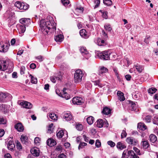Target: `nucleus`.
<instances>
[{"label": "nucleus", "instance_id": "bb28decb", "mask_svg": "<svg viewBox=\"0 0 158 158\" xmlns=\"http://www.w3.org/2000/svg\"><path fill=\"white\" fill-rule=\"evenodd\" d=\"M97 126L99 128H101L103 127L104 124V122L102 119H99L97 121Z\"/></svg>", "mask_w": 158, "mask_h": 158}, {"label": "nucleus", "instance_id": "f03ea898", "mask_svg": "<svg viewBox=\"0 0 158 158\" xmlns=\"http://www.w3.org/2000/svg\"><path fill=\"white\" fill-rule=\"evenodd\" d=\"M83 75L82 72L80 69L76 70L74 75L75 82L76 83H78L81 82Z\"/></svg>", "mask_w": 158, "mask_h": 158}, {"label": "nucleus", "instance_id": "cd10ccee", "mask_svg": "<svg viewBox=\"0 0 158 158\" xmlns=\"http://www.w3.org/2000/svg\"><path fill=\"white\" fill-rule=\"evenodd\" d=\"M108 70V69L103 66L101 67L98 72L99 74L101 75L104 73H106Z\"/></svg>", "mask_w": 158, "mask_h": 158}, {"label": "nucleus", "instance_id": "f3484780", "mask_svg": "<svg viewBox=\"0 0 158 158\" xmlns=\"http://www.w3.org/2000/svg\"><path fill=\"white\" fill-rule=\"evenodd\" d=\"M111 111V110L108 107H105L103 108V110L102 111V113L103 114L106 115L110 114Z\"/></svg>", "mask_w": 158, "mask_h": 158}, {"label": "nucleus", "instance_id": "473e14b6", "mask_svg": "<svg viewBox=\"0 0 158 158\" xmlns=\"http://www.w3.org/2000/svg\"><path fill=\"white\" fill-rule=\"evenodd\" d=\"M157 89L153 87H152L148 89V92L150 94H152L156 92Z\"/></svg>", "mask_w": 158, "mask_h": 158}, {"label": "nucleus", "instance_id": "0e129e2a", "mask_svg": "<svg viewBox=\"0 0 158 158\" xmlns=\"http://www.w3.org/2000/svg\"><path fill=\"white\" fill-rule=\"evenodd\" d=\"M125 78L127 81H130L131 78V76L130 74H127L125 76Z\"/></svg>", "mask_w": 158, "mask_h": 158}, {"label": "nucleus", "instance_id": "9b49d317", "mask_svg": "<svg viewBox=\"0 0 158 158\" xmlns=\"http://www.w3.org/2000/svg\"><path fill=\"white\" fill-rule=\"evenodd\" d=\"M116 147L118 149L121 150L125 148H126V146L124 142H119L117 143Z\"/></svg>", "mask_w": 158, "mask_h": 158}, {"label": "nucleus", "instance_id": "f704fd0d", "mask_svg": "<svg viewBox=\"0 0 158 158\" xmlns=\"http://www.w3.org/2000/svg\"><path fill=\"white\" fill-rule=\"evenodd\" d=\"M128 151L127 150H124L122 154V158H127L128 157V156L130 155L128 154Z\"/></svg>", "mask_w": 158, "mask_h": 158}, {"label": "nucleus", "instance_id": "052dcab7", "mask_svg": "<svg viewBox=\"0 0 158 158\" xmlns=\"http://www.w3.org/2000/svg\"><path fill=\"white\" fill-rule=\"evenodd\" d=\"M16 147L19 150H20L22 148V146L19 142H17L16 143Z\"/></svg>", "mask_w": 158, "mask_h": 158}, {"label": "nucleus", "instance_id": "4d7b16f0", "mask_svg": "<svg viewBox=\"0 0 158 158\" xmlns=\"http://www.w3.org/2000/svg\"><path fill=\"white\" fill-rule=\"evenodd\" d=\"M29 7V5L28 4L24 3V5H23L22 6V10H27L28 9Z\"/></svg>", "mask_w": 158, "mask_h": 158}, {"label": "nucleus", "instance_id": "4468645a", "mask_svg": "<svg viewBox=\"0 0 158 158\" xmlns=\"http://www.w3.org/2000/svg\"><path fill=\"white\" fill-rule=\"evenodd\" d=\"M79 33L81 36L84 38L87 39L89 37V36L87 35V32L85 29H83L80 30Z\"/></svg>", "mask_w": 158, "mask_h": 158}, {"label": "nucleus", "instance_id": "774afa93", "mask_svg": "<svg viewBox=\"0 0 158 158\" xmlns=\"http://www.w3.org/2000/svg\"><path fill=\"white\" fill-rule=\"evenodd\" d=\"M66 156L63 153H61L59 155L58 158H66Z\"/></svg>", "mask_w": 158, "mask_h": 158}, {"label": "nucleus", "instance_id": "72a5a7b5", "mask_svg": "<svg viewBox=\"0 0 158 158\" xmlns=\"http://www.w3.org/2000/svg\"><path fill=\"white\" fill-rule=\"evenodd\" d=\"M103 2L104 4L108 6H110L112 4L111 0H103Z\"/></svg>", "mask_w": 158, "mask_h": 158}, {"label": "nucleus", "instance_id": "c9c22d12", "mask_svg": "<svg viewBox=\"0 0 158 158\" xmlns=\"http://www.w3.org/2000/svg\"><path fill=\"white\" fill-rule=\"evenodd\" d=\"M76 128L79 131H82L83 129V126L82 124L78 123L76 124Z\"/></svg>", "mask_w": 158, "mask_h": 158}, {"label": "nucleus", "instance_id": "dca6fc26", "mask_svg": "<svg viewBox=\"0 0 158 158\" xmlns=\"http://www.w3.org/2000/svg\"><path fill=\"white\" fill-rule=\"evenodd\" d=\"M79 50L83 56L86 55L89 53V52L86 48L84 46L80 47Z\"/></svg>", "mask_w": 158, "mask_h": 158}, {"label": "nucleus", "instance_id": "e433bc0d", "mask_svg": "<svg viewBox=\"0 0 158 158\" xmlns=\"http://www.w3.org/2000/svg\"><path fill=\"white\" fill-rule=\"evenodd\" d=\"M142 145L144 148L147 149L148 148L149 145L147 141H144L142 142Z\"/></svg>", "mask_w": 158, "mask_h": 158}, {"label": "nucleus", "instance_id": "423d86ee", "mask_svg": "<svg viewBox=\"0 0 158 158\" xmlns=\"http://www.w3.org/2000/svg\"><path fill=\"white\" fill-rule=\"evenodd\" d=\"M82 99L81 97H75L73 99L72 102L74 105H81L82 103Z\"/></svg>", "mask_w": 158, "mask_h": 158}, {"label": "nucleus", "instance_id": "09e8293b", "mask_svg": "<svg viewBox=\"0 0 158 158\" xmlns=\"http://www.w3.org/2000/svg\"><path fill=\"white\" fill-rule=\"evenodd\" d=\"M108 13L106 11H104L102 13V17L106 19L108 18Z\"/></svg>", "mask_w": 158, "mask_h": 158}, {"label": "nucleus", "instance_id": "de8ad7c7", "mask_svg": "<svg viewBox=\"0 0 158 158\" xmlns=\"http://www.w3.org/2000/svg\"><path fill=\"white\" fill-rule=\"evenodd\" d=\"M102 33L103 36L104 37V40H107L108 38V37L107 33H106L105 31L103 30L102 31Z\"/></svg>", "mask_w": 158, "mask_h": 158}, {"label": "nucleus", "instance_id": "1a4fd4ad", "mask_svg": "<svg viewBox=\"0 0 158 158\" xmlns=\"http://www.w3.org/2000/svg\"><path fill=\"white\" fill-rule=\"evenodd\" d=\"M31 21L30 19L27 18H22L19 20L21 23L26 26H27L28 24L31 23Z\"/></svg>", "mask_w": 158, "mask_h": 158}, {"label": "nucleus", "instance_id": "6ab92c4d", "mask_svg": "<svg viewBox=\"0 0 158 158\" xmlns=\"http://www.w3.org/2000/svg\"><path fill=\"white\" fill-rule=\"evenodd\" d=\"M117 95L118 97V99L121 101H124L125 100L123 93L120 91H118Z\"/></svg>", "mask_w": 158, "mask_h": 158}, {"label": "nucleus", "instance_id": "3c124183", "mask_svg": "<svg viewBox=\"0 0 158 158\" xmlns=\"http://www.w3.org/2000/svg\"><path fill=\"white\" fill-rule=\"evenodd\" d=\"M25 68L24 66H22L20 68V73L21 75L24 74L25 73Z\"/></svg>", "mask_w": 158, "mask_h": 158}, {"label": "nucleus", "instance_id": "5701e85b", "mask_svg": "<svg viewBox=\"0 0 158 158\" xmlns=\"http://www.w3.org/2000/svg\"><path fill=\"white\" fill-rule=\"evenodd\" d=\"M102 40L100 38H98L97 40V42L98 46H102L106 45V44L104 40Z\"/></svg>", "mask_w": 158, "mask_h": 158}, {"label": "nucleus", "instance_id": "8fccbe9b", "mask_svg": "<svg viewBox=\"0 0 158 158\" xmlns=\"http://www.w3.org/2000/svg\"><path fill=\"white\" fill-rule=\"evenodd\" d=\"M61 2L64 6H67L69 3V0H61Z\"/></svg>", "mask_w": 158, "mask_h": 158}, {"label": "nucleus", "instance_id": "0eeeda50", "mask_svg": "<svg viewBox=\"0 0 158 158\" xmlns=\"http://www.w3.org/2000/svg\"><path fill=\"white\" fill-rule=\"evenodd\" d=\"M136 103H137V102H135L130 100L127 101V103L128 104L129 109L131 110L135 111L136 110Z\"/></svg>", "mask_w": 158, "mask_h": 158}, {"label": "nucleus", "instance_id": "864d4df0", "mask_svg": "<svg viewBox=\"0 0 158 158\" xmlns=\"http://www.w3.org/2000/svg\"><path fill=\"white\" fill-rule=\"evenodd\" d=\"M107 144L109 145H110L111 147H113L115 145V143L112 141H108Z\"/></svg>", "mask_w": 158, "mask_h": 158}, {"label": "nucleus", "instance_id": "c03bdc74", "mask_svg": "<svg viewBox=\"0 0 158 158\" xmlns=\"http://www.w3.org/2000/svg\"><path fill=\"white\" fill-rule=\"evenodd\" d=\"M6 105L5 104H1L0 105V109L4 110V111L6 110Z\"/></svg>", "mask_w": 158, "mask_h": 158}, {"label": "nucleus", "instance_id": "a19ab883", "mask_svg": "<svg viewBox=\"0 0 158 158\" xmlns=\"http://www.w3.org/2000/svg\"><path fill=\"white\" fill-rule=\"evenodd\" d=\"M29 76L31 77V82L32 83L36 84L37 82V79L36 78L34 77L31 74H30Z\"/></svg>", "mask_w": 158, "mask_h": 158}, {"label": "nucleus", "instance_id": "c85d7f7f", "mask_svg": "<svg viewBox=\"0 0 158 158\" xmlns=\"http://www.w3.org/2000/svg\"><path fill=\"white\" fill-rule=\"evenodd\" d=\"M128 154L131 156V158H139V157L136 155L132 150L128 151Z\"/></svg>", "mask_w": 158, "mask_h": 158}, {"label": "nucleus", "instance_id": "b1692460", "mask_svg": "<svg viewBox=\"0 0 158 158\" xmlns=\"http://www.w3.org/2000/svg\"><path fill=\"white\" fill-rule=\"evenodd\" d=\"M138 127L141 130L144 131L147 128V127L143 123H140L138 124Z\"/></svg>", "mask_w": 158, "mask_h": 158}, {"label": "nucleus", "instance_id": "79ce46f5", "mask_svg": "<svg viewBox=\"0 0 158 158\" xmlns=\"http://www.w3.org/2000/svg\"><path fill=\"white\" fill-rule=\"evenodd\" d=\"M92 82L94 83V85H98L100 87H102V84L100 83V81L99 80L92 81Z\"/></svg>", "mask_w": 158, "mask_h": 158}, {"label": "nucleus", "instance_id": "ea45409f", "mask_svg": "<svg viewBox=\"0 0 158 158\" xmlns=\"http://www.w3.org/2000/svg\"><path fill=\"white\" fill-rule=\"evenodd\" d=\"M6 120L2 116H0V125L5 124L6 123Z\"/></svg>", "mask_w": 158, "mask_h": 158}, {"label": "nucleus", "instance_id": "9d476101", "mask_svg": "<svg viewBox=\"0 0 158 158\" xmlns=\"http://www.w3.org/2000/svg\"><path fill=\"white\" fill-rule=\"evenodd\" d=\"M31 154L34 156L37 157L40 155V152L39 149L36 147L31 148L30 150Z\"/></svg>", "mask_w": 158, "mask_h": 158}, {"label": "nucleus", "instance_id": "603ef678", "mask_svg": "<svg viewBox=\"0 0 158 158\" xmlns=\"http://www.w3.org/2000/svg\"><path fill=\"white\" fill-rule=\"evenodd\" d=\"M152 117L150 115H147L146 116L145 120L146 121V122L147 123H150L151 121V119Z\"/></svg>", "mask_w": 158, "mask_h": 158}, {"label": "nucleus", "instance_id": "a18cd8bd", "mask_svg": "<svg viewBox=\"0 0 158 158\" xmlns=\"http://www.w3.org/2000/svg\"><path fill=\"white\" fill-rule=\"evenodd\" d=\"M135 152L139 155H141L142 154L141 153L139 149L136 147H134L133 148Z\"/></svg>", "mask_w": 158, "mask_h": 158}, {"label": "nucleus", "instance_id": "49530a36", "mask_svg": "<svg viewBox=\"0 0 158 158\" xmlns=\"http://www.w3.org/2000/svg\"><path fill=\"white\" fill-rule=\"evenodd\" d=\"M104 28L106 30L108 31H110L112 30V28L110 25H105Z\"/></svg>", "mask_w": 158, "mask_h": 158}, {"label": "nucleus", "instance_id": "58836bf2", "mask_svg": "<svg viewBox=\"0 0 158 158\" xmlns=\"http://www.w3.org/2000/svg\"><path fill=\"white\" fill-rule=\"evenodd\" d=\"M49 117L52 120H56V119L57 117L54 113L49 114Z\"/></svg>", "mask_w": 158, "mask_h": 158}, {"label": "nucleus", "instance_id": "5fc2aeb1", "mask_svg": "<svg viewBox=\"0 0 158 158\" xmlns=\"http://www.w3.org/2000/svg\"><path fill=\"white\" fill-rule=\"evenodd\" d=\"M20 29L21 30V32L22 33H24L26 30V26L24 25H20Z\"/></svg>", "mask_w": 158, "mask_h": 158}, {"label": "nucleus", "instance_id": "4be33fe9", "mask_svg": "<svg viewBox=\"0 0 158 158\" xmlns=\"http://www.w3.org/2000/svg\"><path fill=\"white\" fill-rule=\"evenodd\" d=\"M7 147L11 151L13 150L15 147V145L13 141H9L8 143Z\"/></svg>", "mask_w": 158, "mask_h": 158}, {"label": "nucleus", "instance_id": "69168bd1", "mask_svg": "<svg viewBox=\"0 0 158 158\" xmlns=\"http://www.w3.org/2000/svg\"><path fill=\"white\" fill-rule=\"evenodd\" d=\"M36 58L39 60V62H41L43 60V57L41 56H39L36 57Z\"/></svg>", "mask_w": 158, "mask_h": 158}, {"label": "nucleus", "instance_id": "2f4dec72", "mask_svg": "<svg viewBox=\"0 0 158 158\" xmlns=\"http://www.w3.org/2000/svg\"><path fill=\"white\" fill-rule=\"evenodd\" d=\"M94 118L92 116H90L87 118V123L89 125H91L93 123Z\"/></svg>", "mask_w": 158, "mask_h": 158}, {"label": "nucleus", "instance_id": "13d9d810", "mask_svg": "<svg viewBox=\"0 0 158 158\" xmlns=\"http://www.w3.org/2000/svg\"><path fill=\"white\" fill-rule=\"evenodd\" d=\"M87 143H81L78 146V149H80L82 148L84 146L86 145Z\"/></svg>", "mask_w": 158, "mask_h": 158}, {"label": "nucleus", "instance_id": "aec40b11", "mask_svg": "<svg viewBox=\"0 0 158 158\" xmlns=\"http://www.w3.org/2000/svg\"><path fill=\"white\" fill-rule=\"evenodd\" d=\"M22 105L24 108L27 109H31L32 106V105L31 103L27 102H22Z\"/></svg>", "mask_w": 158, "mask_h": 158}, {"label": "nucleus", "instance_id": "4c0bfd02", "mask_svg": "<svg viewBox=\"0 0 158 158\" xmlns=\"http://www.w3.org/2000/svg\"><path fill=\"white\" fill-rule=\"evenodd\" d=\"M53 126V124L52 123H51V124L49 125L48 130V133H51L53 132L54 129L52 128Z\"/></svg>", "mask_w": 158, "mask_h": 158}, {"label": "nucleus", "instance_id": "bf43d9fd", "mask_svg": "<svg viewBox=\"0 0 158 158\" xmlns=\"http://www.w3.org/2000/svg\"><path fill=\"white\" fill-rule=\"evenodd\" d=\"M95 145L98 148H99L101 146V143L98 139H97L96 140Z\"/></svg>", "mask_w": 158, "mask_h": 158}, {"label": "nucleus", "instance_id": "7c9ffc66", "mask_svg": "<svg viewBox=\"0 0 158 158\" xmlns=\"http://www.w3.org/2000/svg\"><path fill=\"white\" fill-rule=\"evenodd\" d=\"M135 67L139 73H141L143 70V67L142 65L137 64L135 65Z\"/></svg>", "mask_w": 158, "mask_h": 158}, {"label": "nucleus", "instance_id": "2eb2a0df", "mask_svg": "<svg viewBox=\"0 0 158 158\" xmlns=\"http://www.w3.org/2000/svg\"><path fill=\"white\" fill-rule=\"evenodd\" d=\"M47 145L50 147H52L56 144V142L54 139H48L46 142Z\"/></svg>", "mask_w": 158, "mask_h": 158}, {"label": "nucleus", "instance_id": "f257e3e1", "mask_svg": "<svg viewBox=\"0 0 158 158\" xmlns=\"http://www.w3.org/2000/svg\"><path fill=\"white\" fill-rule=\"evenodd\" d=\"M40 27L41 31L44 34L47 35L48 33H52L56 30V23L53 20L45 22L42 20L40 22Z\"/></svg>", "mask_w": 158, "mask_h": 158}, {"label": "nucleus", "instance_id": "680f3d73", "mask_svg": "<svg viewBox=\"0 0 158 158\" xmlns=\"http://www.w3.org/2000/svg\"><path fill=\"white\" fill-rule=\"evenodd\" d=\"M40 139H34V143L36 145H39L40 144Z\"/></svg>", "mask_w": 158, "mask_h": 158}, {"label": "nucleus", "instance_id": "338daca9", "mask_svg": "<svg viewBox=\"0 0 158 158\" xmlns=\"http://www.w3.org/2000/svg\"><path fill=\"white\" fill-rule=\"evenodd\" d=\"M5 133V131L3 129H0V138Z\"/></svg>", "mask_w": 158, "mask_h": 158}, {"label": "nucleus", "instance_id": "f8f14e48", "mask_svg": "<svg viewBox=\"0 0 158 158\" xmlns=\"http://www.w3.org/2000/svg\"><path fill=\"white\" fill-rule=\"evenodd\" d=\"M15 128L19 132L23 131L24 130V127L21 123H18L15 126Z\"/></svg>", "mask_w": 158, "mask_h": 158}, {"label": "nucleus", "instance_id": "37998d69", "mask_svg": "<svg viewBox=\"0 0 158 158\" xmlns=\"http://www.w3.org/2000/svg\"><path fill=\"white\" fill-rule=\"evenodd\" d=\"M94 3L96 4V5L95 6L94 9L98 7L100 5V0H94Z\"/></svg>", "mask_w": 158, "mask_h": 158}, {"label": "nucleus", "instance_id": "e2e57ef3", "mask_svg": "<svg viewBox=\"0 0 158 158\" xmlns=\"http://www.w3.org/2000/svg\"><path fill=\"white\" fill-rule=\"evenodd\" d=\"M76 21L78 23L77 24V27L79 29H80L82 27V25L81 22H79V21H77V20H76Z\"/></svg>", "mask_w": 158, "mask_h": 158}, {"label": "nucleus", "instance_id": "412c9836", "mask_svg": "<svg viewBox=\"0 0 158 158\" xmlns=\"http://www.w3.org/2000/svg\"><path fill=\"white\" fill-rule=\"evenodd\" d=\"M54 39L56 41L60 42L63 40L64 36L61 34L57 35L55 36Z\"/></svg>", "mask_w": 158, "mask_h": 158}, {"label": "nucleus", "instance_id": "393cba45", "mask_svg": "<svg viewBox=\"0 0 158 158\" xmlns=\"http://www.w3.org/2000/svg\"><path fill=\"white\" fill-rule=\"evenodd\" d=\"M63 118H64L66 121H69L72 119V117L69 113H65L63 116Z\"/></svg>", "mask_w": 158, "mask_h": 158}, {"label": "nucleus", "instance_id": "ddd939ff", "mask_svg": "<svg viewBox=\"0 0 158 158\" xmlns=\"http://www.w3.org/2000/svg\"><path fill=\"white\" fill-rule=\"evenodd\" d=\"M8 49V47L7 45H6L5 47V45L3 44L2 42H0V52H6Z\"/></svg>", "mask_w": 158, "mask_h": 158}, {"label": "nucleus", "instance_id": "20e7f679", "mask_svg": "<svg viewBox=\"0 0 158 158\" xmlns=\"http://www.w3.org/2000/svg\"><path fill=\"white\" fill-rule=\"evenodd\" d=\"M11 95L8 93H0V102H4L8 100H10Z\"/></svg>", "mask_w": 158, "mask_h": 158}, {"label": "nucleus", "instance_id": "39448f33", "mask_svg": "<svg viewBox=\"0 0 158 158\" xmlns=\"http://www.w3.org/2000/svg\"><path fill=\"white\" fill-rule=\"evenodd\" d=\"M8 66L7 62L4 60H0V70L4 71L6 70Z\"/></svg>", "mask_w": 158, "mask_h": 158}, {"label": "nucleus", "instance_id": "a211bd4d", "mask_svg": "<svg viewBox=\"0 0 158 158\" xmlns=\"http://www.w3.org/2000/svg\"><path fill=\"white\" fill-rule=\"evenodd\" d=\"M126 141L129 144L132 145H136L138 143V141L135 139H127Z\"/></svg>", "mask_w": 158, "mask_h": 158}, {"label": "nucleus", "instance_id": "7ed1b4c3", "mask_svg": "<svg viewBox=\"0 0 158 158\" xmlns=\"http://www.w3.org/2000/svg\"><path fill=\"white\" fill-rule=\"evenodd\" d=\"M110 53L109 51H103L98 53L97 56L101 59L103 60H108L110 59Z\"/></svg>", "mask_w": 158, "mask_h": 158}, {"label": "nucleus", "instance_id": "a878e982", "mask_svg": "<svg viewBox=\"0 0 158 158\" xmlns=\"http://www.w3.org/2000/svg\"><path fill=\"white\" fill-rule=\"evenodd\" d=\"M60 94H59V96L62 98H65L66 100H68L70 98V95L66 93H64L63 94L60 93Z\"/></svg>", "mask_w": 158, "mask_h": 158}, {"label": "nucleus", "instance_id": "c756f323", "mask_svg": "<svg viewBox=\"0 0 158 158\" xmlns=\"http://www.w3.org/2000/svg\"><path fill=\"white\" fill-rule=\"evenodd\" d=\"M23 5H24V3L18 1L15 2V6L19 9L22 10V6Z\"/></svg>", "mask_w": 158, "mask_h": 158}, {"label": "nucleus", "instance_id": "6e6d98bb", "mask_svg": "<svg viewBox=\"0 0 158 158\" xmlns=\"http://www.w3.org/2000/svg\"><path fill=\"white\" fill-rule=\"evenodd\" d=\"M127 133L126 131L123 130L121 134V138H123L126 137Z\"/></svg>", "mask_w": 158, "mask_h": 158}, {"label": "nucleus", "instance_id": "6e6552de", "mask_svg": "<svg viewBox=\"0 0 158 158\" xmlns=\"http://www.w3.org/2000/svg\"><path fill=\"white\" fill-rule=\"evenodd\" d=\"M67 134V132L66 131L60 130L59 131H57L56 132V136L58 138H61L63 136H64V134H65L67 135L66 137H68Z\"/></svg>", "mask_w": 158, "mask_h": 158}]
</instances>
